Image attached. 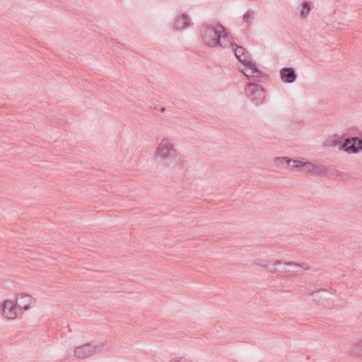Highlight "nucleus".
<instances>
[{"label":"nucleus","instance_id":"1","mask_svg":"<svg viewBox=\"0 0 362 362\" xmlns=\"http://www.w3.org/2000/svg\"><path fill=\"white\" fill-rule=\"evenodd\" d=\"M153 158L157 161L163 160L167 164L180 161L174 144L167 137L163 138L158 144Z\"/></svg>","mask_w":362,"mask_h":362},{"label":"nucleus","instance_id":"2","mask_svg":"<svg viewBox=\"0 0 362 362\" xmlns=\"http://www.w3.org/2000/svg\"><path fill=\"white\" fill-rule=\"evenodd\" d=\"M224 32V27L219 23L204 25L201 28L202 40L206 45L211 47L217 46L220 35Z\"/></svg>","mask_w":362,"mask_h":362},{"label":"nucleus","instance_id":"3","mask_svg":"<svg viewBox=\"0 0 362 362\" xmlns=\"http://www.w3.org/2000/svg\"><path fill=\"white\" fill-rule=\"evenodd\" d=\"M252 265L254 267H260L262 268H267L269 272L273 274H277L280 276H288V274L292 272L291 271H288L287 269H277L276 266L281 265V261L278 259H264L261 258L255 259Z\"/></svg>","mask_w":362,"mask_h":362},{"label":"nucleus","instance_id":"4","mask_svg":"<svg viewBox=\"0 0 362 362\" xmlns=\"http://www.w3.org/2000/svg\"><path fill=\"white\" fill-rule=\"evenodd\" d=\"M245 91L248 99L255 105H259L264 103L266 94L261 86L250 83L245 87Z\"/></svg>","mask_w":362,"mask_h":362},{"label":"nucleus","instance_id":"5","mask_svg":"<svg viewBox=\"0 0 362 362\" xmlns=\"http://www.w3.org/2000/svg\"><path fill=\"white\" fill-rule=\"evenodd\" d=\"M102 346L101 344L97 343L78 346L74 349V355L78 358H86L98 353L102 349Z\"/></svg>","mask_w":362,"mask_h":362},{"label":"nucleus","instance_id":"6","mask_svg":"<svg viewBox=\"0 0 362 362\" xmlns=\"http://www.w3.org/2000/svg\"><path fill=\"white\" fill-rule=\"evenodd\" d=\"M19 309L12 300H6L1 305V315L8 320H15L18 315Z\"/></svg>","mask_w":362,"mask_h":362},{"label":"nucleus","instance_id":"7","mask_svg":"<svg viewBox=\"0 0 362 362\" xmlns=\"http://www.w3.org/2000/svg\"><path fill=\"white\" fill-rule=\"evenodd\" d=\"M341 148L349 153H357L362 150V140L358 137L348 138Z\"/></svg>","mask_w":362,"mask_h":362},{"label":"nucleus","instance_id":"8","mask_svg":"<svg viewBox=\"0 0 362 362\" xmlns=\"http://www.w3.org/2000/svg\"><path fill=\"white\" fill-rule=\"evenodd\" d=\"M304 168L303 170L305 173H309L313 175H325L328 173V169L323 165H315L310 162L303 163Z\"/></svg>","mask_w":362,"mask_h":362},{"label":"nucleus","instance_id":"9","mask_svg":"<svg viewBox=\"0 0 362 362\" xmlns=\"http://www.w3.org/2000/svg\"><path fill=\"white\" fill-rule=\"evenodd\" d=\"M235 55L243 64H252V62L248 59V52L245 51V49L242 46H238L235 45V48L233 49Z\"/></svg>","mask_w":362,"mask_h":362},{"label":"nucleus","instance_id":"10","mask_svg":"<svg viewBox=\"0 0 362 362\" xmlns=\"http://www.w3.org/2000/svg\"><path fill=\"white\" fill-rule=\"evenodd\" d=\"M281 78L284 82L291 83L296 81V74L293 68L284 67L280 71Z\"/></svg>","mask_w":362,"mask_h":362},{"label":"nucleus","instance_id":"11","mask_svg":"<svg viewBox=\"0 0 362 362\" xmlns=\"http://www.w3.org/2000/svg\"><path fill=\"white\" fill-rule=\"evenodd\" d=\"M246 68L242 70V72L247 78H260L262 76L261 71L257 69L255 64L252 62V64H244Z\"/></svg>","mask_w":362,"mask_h":362},{"label":"nucleus","instance_id":"12","mask_svg":"<svg viewBox=\"0 0 362 362\" xmlns=\"http://www.w3.org/2000/svg\"><path fill=\"white\" fill-rule=\"evenodd\" d=\"M33 298L31 296L28 294H21V296L16 299L15 302L20 308L28 310L33 303Z\"/></svg>","mask_w":362,"mask_h":362},{"label":"nucleus","instance_id":"13","mask_svg":"<svg viewBox=\"0 0 362 362\" xmlns=\"http://www.w3.org/2000/svg\"><path fill=\"white\" fill-rule=\"evenodd\" d=\"M217 45H219L222 48H228L230 47H233V43L231 41L230 35L226 33V31L220 35V40L217 42Z\"/></svg>","mask_w":362,"mask_h":362},{"label":"nucleus","instance_id":"14","mask_svg":"<svg viewBox=\"0 0 362 362\" xmlns=\"http://www.w3.org/2000/svg\"><path fill=\"white\" fill-rule=\"evenodd\" d=\"M275 160L276 162H279L280 163H283L284 161L288 165L291 167L297 168V167H303L304 168V164L303 161L298 160H293L287 157H277L275 158Z\"/></svg>","mask_w":362,"mask_h":362},{"label":"nucleus","instance_id":"15","mask_svg":"<svg viewBox=\"0 0 362 362\" xmlns=\"http://www.w3.org/2000/svg\"><path fill=\"white\" fill-rule=\"evenodd\" d=\"M288 267H291L293 269H288V271H291L292 272H291L288 275H291L293 273H297L298 272V270L297 269L298 268H301L303 269V270H308L309 269V266L307 263L305 262H302L300 264H297V263H295L293 262H286V264Z\"/></svg>","mask_w":362,"mask_h":362},{"label":"nucleus","instance_id":"16","mask_svg":"<svg viewBox=\"0 0 362 362\" xmlns=\"http://www.w3.org/2000/svg\"><path fill=\"white\" fill-rule=\"evenodd\" d=\"M189 25V17L187 15L182 14L179 16L175 22V26L176 29L180 30L185 28Z\"/></svg>","mask_w":362,"mask_h":362},{"label":"nucleus","instance_id":"17","mask_svg":"<svg viewBox=\"0 0 362 362\" xmlns=\"http://www.w3.org/2000/svg\"><path fill=\"white\" fill-rule=\"evenodd\" d=\"M351 353L354 355L362 357V341L361 340L356 342L352 348Z\"/></svg>","mask_w":362,"mask_h":362},{"label":"nucleus","instance_id":"18","mask_svg":"<svg viewBox=\"0 0 362 362\" xmlns=\"http://www.w3.org/2000/svg\"><path fill=\"white\" fill-rule=\"evenodd\" d=\"M255 11L250 9L243 15V20L246 23H251L255 18Z\"/></svg>","mask_w":362,"mask_h":362},{"label":"nucleus","instance_id":"19","mask_svg":"<svg viewBox=\"0 0 362 362\" xmlns=\"http://www.w3.org/2000/svg\"><path fill=\"white\" fill-rule=\"evenodd\" d=\"M310 8H311V6H310V4H309V2L304 1L302 4V8L300 11V16H303V17L306 16L309 13Z\"/></svg>","mask_w":362,"mask_h":362},{"label":"nucleus","instance_id":"20","mask_svg":"<svg viewBox=\"0 0 362 362\" xmlns=\"http://www.w3.org/2000/svg\"><path fill=\"white\" fill-rule=\"evenodd\" d=\"M340 140L337 139H329L324 141V146L326 147H335L340 144Z\"/></svg>","mask_w":362,"mask_h":362},{"label":"nucleus","instance_id":"21","mask_svg":"<svg viewBox=\"0 0 362 362\" xmlns=\"http://www.w3.org/2000/svg\"><path fill=\"white\" fill-rule=\"evenodd\" d=\"M170 362H188L187 360H182V358H173Z\"/></svg>","mask_w":362,"mask_h":362},{"label":"nucleus","instance_id":"22","mask_svg":"<svg viewBox=\"0 0 362 362\" xmlns=\"http://www.w3.org/2000/svg\"><path fill=\"white\" fill-rule=\"evenodd\" d=\"M286 263H284V264H282V262H281V265L280 266H276L277 269H287L286 267H288L286 264Z\"/></svg>","mask_w":362,"mask_h":362},{"label":"nucleus","instance_id":"23","mask_svg":"<svg viewBox=\"0 0 362 362\" xmlns=\"http://www.w3.org/2000/svg\"><path fill=\"white\" fill-rule=\"evenodd\" d=\"M164 110H165V108H164V107H163V108L161 109V111H162V112H163Z\"/></svg>","mask_w":362,"mask_h":362},{"label":"nucleus","instance_id":"24","mask_svg":"<svg viewBox=\"0 0 362 362\" xmlns=\"http://www.w3.org/2000/svg\"><path fill=\"white\" fill-rule=\"evenodd\" d=\"M360 340L362 341V338Z\"/></svg>","mask_w":362,"mask_h":362}]
</instances>
